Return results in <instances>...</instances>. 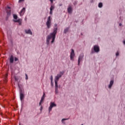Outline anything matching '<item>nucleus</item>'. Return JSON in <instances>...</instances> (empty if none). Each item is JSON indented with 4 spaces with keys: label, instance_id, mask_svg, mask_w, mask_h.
Segmentation results:
<instances>
[{
    "label": "nucleus",
    "instance_id": "obj_28",
    "mask_svg": "<svg viewBox=\"0 0 125 125\" xmlns=\"http://www.w3.org/2000/svg\"><path fill=\"white\" fill-rule=\"evenodd\" d=\"M18 61V59L17 58H15V61Z\"/></svg>",
    "mask_w": 125,
    "mask_h": 125
},
{
    "label": "nucleus",
    "instance_id": "obj_1",
    "mask_svg": "<svg viewBox=\"0 0 125 125\" xmlns=\"http://www.w3.org/2000/svg\"><path fill=\"white\" fill-rule=\"evenodd\" d=\"M57 26L58 25L57 23L54 24L55 27L54 28L53 32L51 33L50 35L47 36L46 40V43L47 45L49 44V42H50V40H51V43H53V42H54V41H55V35L57 34V30H58Z\"/></svg>",
    "mask_w": 125,
    "mask_h": 125
},
{
    "label": "nucleus",
    "instance_id": "obj_4",
    "mask_svg": "<svg viewBox=\"0 0 125 125\" xmlns=\"http://www.w3.org/2000/svg\"><path fill=\"white\" fill-rule=\"evenodd\" d=\"M51 17L49 16L47 21V22L46 23V25L47 26V28L48 29H49L50 28L51 24V20H50Z\"/></svg>",
    "mask_w": 125,
    "mask_h": 125
},
{
    "label": "nucleus",
    "instance_id": "obj_12",
    "mask_svg": "<svg viewBox=\"0 0 125 125\" xmlns=\"http://www.w3.org/2000/svg\"><path fill=\"white\" fill-rule=\"evenodd\" d=\"M25 8H23L21 10V12H20V16H23V14H24V13H25Z\"/></svg>",
    "mask_w": 125,
    "mask_h": 125
},
{
    "label": "nucleus",
    "instance_id": "obj_21",
    "mask_svg": "<svg viewBox=\"0 0 125 125\" xmlns=\"http://www.w3.org/2000/svg\"><path fill=\"white\" fill-rule=\"evenodd\" d=\"M13 18L15 19L16 20L18 18L17 15L14 14L13 15Z\"/></svg>",
    "mask_w": 125,
    "mask_h": 125
},
{
    "label": "nucleus",
    "instance_id": "obj_31",
    "mask_svg": "<svg viewBox=\"0 0 125 125\" xmlns=\"http://www.w3.org/2000/svg\"><path fill=\"white\" fill-rule=\"evenodd\" d=\"M50 14H52V11H50Z\"/></svg>",
    "mask_w": 125,
    "mask_h": 125
},
{
    "label": "nucleus",
    "instance_id": "obj_15",
    "mask_svg": "<svg viewBox=\"0 0 125 125\" xmlns=\"http://www.w3.org/2000/svg\"><path fill=\"white\" fill-rule=\"evenodd\" d=\"M14 61V58L13 56L11 55L10 58V63H13Z\"/></svg>",
    "mask_w": 125,
    "mask_h": 125
},
{
    "label": "nucleus",
    "instance_id": "obj_20",
    "mask_svg": "<svg viewBox=\"0 0 125 125\" xmlns=\"http://www.w3.org/2000/svg\"><path fill=\"white\" fill-rule=\"evenodd\" d=\"M54 9V6L51 5L50 8V11H52Z\"/></svg>",
    "mask_w": 125,
    "mask_h": 125
},
{
    "label": "nucleus",
    "instance_id": "obj_8",
    "mask_svg": "<svg viewBox=\"0 0 125 125\" xmlns=\"http://www.w3.org/2000/svg\"><path fill=\"white\" fill-rule=\"evenodd\" d=\"M6 13L7 16H10V15H11V10H10V7H7V9H6Z\"/></svg>",
    "mask_w": 125,
    "mask_h": 125
},
{
    "label": "nucleus",
    "instance_id": "obj_32",
    "mask_svg": "<svg viewBox=\"0 0 125 125\" xmlns=\"http://www.w3.org/2000/svg\"><path fill=\"white\" fill-rule=\"evenodd\" d=\"M119 26H122V23H119Z\"/></svg>",
    "mask_w": 125,
    "mask_h": 125
},
{
    "label": "nucleus",
    "instance_id": "obj_6",
    "mask_svg": "<svg viewBox=\"0 0 125 125\" xmlns=\"http://www.w3.org/2000/svg\"><path fill=\"white\" fill-rule=\"evenodd\" d=\"M18 86L19 88H20V99L21 101L24 99V94L22 93V89H21V87H20V85L18 84Z\"/></svg>",
    "mask_w": 125,
    "mask_h": 125
},
{
    "label": "nucleus",
    "instance_id": "obj_23",
    "mask_svg": "<svg viewBox=\"0 0 125 125\" xmlns=\"http://www.w3.org/2000/svg\"><path fill=\"white\" fill-rule=\"evenodd\" d=\"M53 0H49V1L51 3H53Z\"/></svg>",
    "mask_w": 125,
    "mask_h": 125
},
{
    "label": "nucleus",
    "instance_id": "obj_18",
    "mask_svg": "<svg viewBox=\"0 0 125 125\" xmlns=\"http://www.w3.org/2000/svg\"><path fill=\"white\" fill-rule=\"evenodd\" d=\"M68 32H69V27L65 28L64 30L63 33H64V34H66Z\"/></svg>",
    "mask_w": 125,
    "mask_h": 125
},
{
    "label": "nucleus",
    "instance_id": "obj_10",
    "mask_svg": "<svg viewBox=\"0 0 125 125\" xmlns=\"http://www.w3.org/2000/svg\"><path fill=\"white\" fill-rule=\"evenodd\" d=\"M44 95H45V94L44 93H43V96L41 98V100L39 103V105L41 106V105H42V102H43V100H44Z\"/></svg>",
    "mask_w": 125,
    "mask_h": 125
},
{
    "label": "nucleus",
    "instance_id": "obj_27",
    "mask_svg": "<svg viewBox=\"0 0 125 125\" xmlns=\"http://www.w3.org/2000/svg\"><path fill=\"white\" fill-rule=\"evenodd\" d=\"M22 1H24V0H19V2H22Z\"/></svg>",
    "mask_w": 125,
    "mask_h": 125
},
{
    "label": "nucleus",
    "instance_id": "obj_30",
    "mask_svg": "<svg viewBox=\"0 0 125 125\" xmlns=\"http://www.w3.org/2000/svg\"><path fill=\"white\" fill-rule=\"evenodd\" d=\"M42 106H41L40 111H42Z\"/></svg>",
    "mask_w": 125,
    "mask_h": 125
},
{
    "label": "nucleus",
    "instance_id": "obj_22",
    "mask_svg": "<svg viewBox=\"0 0 125 125\" xmlns=\"http://www.w3.org/2000/svg\"><path fill=\"white\" fill-rule=\"evenodd\" d=\"M50 80H51V83H52V81H53V76H52V75L50 76Z\"/></svg>",
    "mask_w": 125,
    "mask_h": 125
},
{
    "label": "nucleus",
    "instance_id": "obj_11",
    "mask_svg": "<svg viewBox=\"0 0 125 125\" xmlns=\"http://www.w3.org/2000/svg\"><path fill=\"white\" fill-rule=\"evenodd\" d=\"M55 94L58 93V84H55Z\"/></svg>",
    "mask_w": 125,
    "mask_h": 125
},
{
    "label": "nucleus",
    "instance_id": "obj_36",
    "mask_svg": "<svg viewBox=\"0 0 125 125\" xmlns=\"http://www.w3.org/2000/svg\"><path fill=\"white\" fill-rule=\"evenodd\" d=\"M81 35H83V33H81Z\"/></svg>",
    "mask_w": 125,
    "mask_h": 125
},
{
    "label": "nucleus",
    "instance_id": "obj_7",
    "mask_svg": "<svg viewBox=\"0 0 125 125\" xmlns=\"http://www.w3.org/2000/svg\"><path fill=\"white\" fill-rule=\"evenodd\" d=\"M74 57H75V51L74 49H72L70 53V60L72 61H74Z\"/></svg>",
    "mask_w": 125,
    "mask_h": 125
},
{
    "label": "nucleus",
    "instance_id": "obj_3",
    "mask_svg": "<svg viewBox=\"0 0 125 125\" xmlns=\"http://www.w3.org/2000/svg\"><path fill=\"white\" fill-rule=\"evenodd\" d=\"M56 106L57 105L56 104H55V103L53 102H51L50 104V106L48 108L49 113H50V111H51V110H52V108H53V107H56Z\"/></svg>",
    "mask_w": 125,
    "mask_h": 125
},
{
    "label": "nucleus",
    "instance_id": "obj_19",
    "mask_svg": "<svg viewBox=\"0 0 125 125\" xmlns=\"http://www.w3.org/2000/svg\"><path fill=\"white\" fill-rule=\"evenodd\" d=\"M98 6L100 8H101L103 6V4L102 2L99 3Z\"/></svg>",
    "mask_w": 125,
    "mask_h": 125
},
{
    "label": "nucleus",
    "instance_id": "obj_24",
    "mask_svg": "<svg viewBox=\"0 0 125 125\" xmlns=\"http://www.w3.org/2000/svg\"><path fill=\"white\" fill-rule=\"evenodd\" d=\"M66 120H68V119H63L62 120V122H63V121H66Z\"/></svg>",
    "mask_w": 125,
    "mask_h": 125
},
{
    "label": "nucleus",
    "instance_id": "obj_2",
    "mask_svg": "<svg viewBox=\"0 0 125 125\" xmlns=\"http://www.w3.org/2000/svg\"><path fill=\"white\" fill-rule=\"evenodd\" d=\"M64 74L63 72H61L59 74H57L55 77V84H58V81L60 78L62 77V75Z\"/></svg>",
    "mask_w": 125,
    "mask_h": 125
},
{
    "label": "nucleus",
    "instance_id": "obj_9",
    "mask_svg": "<svg viewBox=\"0 0 125 125\" xmlns=\"http://www.w3.org/2000/svg\"><path fill=\"white\" fill-rule=\"evenodd\" d=\"M99 46L97 45H95L94 46V51L95 52H99L100 51Z\"/></svg>",
    "mask_w": 125,
    "mask_h": 125
},
{
    "label": "nucleus",
    "instance_id": "obj_5",
    "mask_svg": "<svg viewBox=\"0 0 125 125\" xmlns=\"http://www.w3.org/2000/svg\"><path fill=\"white\" fill-rule=\"evenodd\" d=\"M83 54H81L80 55L79 58H78V65L80 66V64L81 62L83 61Z\"/></svg>",
    "mask_w": 125,
    "mask_h": 125
},
{
    "label": "nucleus",
    "instance_id": "obj_33",
    "mask_svg": "<svg viewBox=\"0 0 125 125\" xmlns=\"http://www.w3.org/2000/svg\"><path fill=\"white\" fill-rule=\"evenodd\" d=\"M124 44H125V41H124Z\"/></svg>",
    "mask_w": 125,
    "mask_h": 125
},
{
    "label": "nucleus",
    "instance_id": "obj_17",
    "mask_svg": "<svg viewBox=\"0 0 125 125\" xmlns=\"http://www.w3.org/2000/svg\"><path fill=\"white\" fill-rule=\"evenodd\" d=\"M67 11L68 13H72V7H71V6L68 7L67 9Z\"/></svg>",
    "mask_w": 125,
    "mask_h": 125
},
{
    "label": "nucleus",
    "instance_id": "obj_35",
    "mask_svg": "<svg viewBox=\"0 0 125 125\" xmlns=\"http://www.w3.org/2000/svg\"><path fill=\"white\" fill-rule=\"evenodd\" d=\"M91 53H92V54L93 53V52H92Z\"/></svg>",
    "mask_w": 125,
    "mask_h": 125
},
{
    "label": "nucleus",
    "instance_id": "obj_14",
    "mask_svg": "<svg viewBox=\"0 0 125 125\" xmlns=\"http://www.w3.org/2000/svg\"><path fill=\"white\" fill-rule=\"evenodd\" d=\"M114 84V80H111L110 82V83L108 85V88H111V87H112V85H113V84Z\"/></svg>",
    "mask_w": 125,
    "mask_h": 125
},
{
    "label": "nucleus",
    "instance_id": "obj_26",
    "mask_svg": "<svg viewBox=\"0 0 125 125\" xmlns=\"http://www.w3.org/2000/svg\"><path fill=\"white\" fill-rule=\"evenodd\" d=\"M25 76H26L25 80H28V75H27V74H25Z\"/></svg>",
    "mask_w": 125,
    "mask_h": 125
},
{
    "label": "nucleus",
    "instance_id": "obj_29",
    "mask_svg": "<svg viewBox=\"0 0 125 125\" xmlns=\"http://www.w3.org/2000/svg\"><path fill=\"white\" fill-rule=\"evenodd\" d=\"M7 78V74L6 75V77H5V80L6 82V78Z\"/></svg>",
    "mask_w": 125,
    "mask_h": 125
},
{
    "label": "nucleus",
    "instance_id": "obj_16",
    "mask_svg": "<svg viewBox=\"0 0 125 125\" xmlns=\"http://www.w3.org/2000/svg\"><path fill=\"white\" fill-rule=\"evenodd\" d=\"M14 21L16 22L17 23H19V25H20V26H21V25H22V22L20 21V19L18 20H15Z\"/></svg>",
    "mask_w": 125,
    "mask_h": 125
},
{
    "label": "nucleus",
    "instance_id": "obj_25",
    "mask_svg": "<svg viewBox=\"0 0 125 125\" xmlns=\"http://www.w3.org/2000/svg\"><path fill=\"white\" fill-rule=\"evenodd\" d=\"M119 52H117V53H116V56H119Z\"/></svg>",
    "mask_w": 125,
    "mask_h": 125
},
{
    "label": "nucleus",
    "instance_id": "obj_13",
    "mask_svg": "<svg viewBox=\"0 0 125 125\" xmlns=\"http://www.w3.org/2000/svg\"><path fill=\"white\" fill-rule=\"evenodd\" d=\"M25 32L26 34H28V35H31V36L33 35V33H32V31L30 29L25 30Z\"/></svg>",
    "mask_w": 125,
    "mask_h": 125
},
{
    "label": "nucleus",
    "instance_id": "obj_37",
    "mask_svg": "<svg viewBox=\"0 0 125 125\" xmlns=\"http://www.w3.org/2000/svg\"><path fill=\"white\" fill-rule=\"evenodd\" d=\"M19 125H21L20 124Z\"/></svg>",
    "mask_w": 125,
    "mask_h": 125
},
{
    "label": "nucleus",
    "instance_id": "obj_34",
    "mask_svg": "<svg viewBox=\"0 0 125 125\" xmlns=\"http://www.w3.org/2000/svg\"><path fill=\"white\" fill-rule=\"evenodd\" d=\"M60 86H60V85H59V86H58V87H59V88H60Z\"/></svg>",
    "mask_w": 125,
    "mask_h": 125
}]
</instances>
